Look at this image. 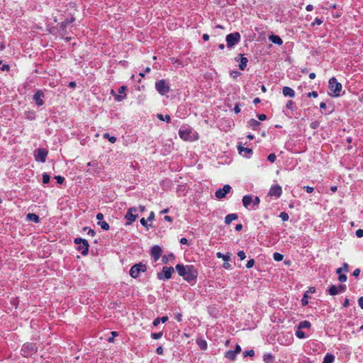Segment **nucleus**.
<instances>
[{
  "mask_svg": "<svg viewBox=\"0 0 363 363\" xmlns=\"http://www.w3.org/2000/svg\"><path fill=\"white\" fill-rule=\"evenodd\" d=\"M44 94L42 91L38 90L33 96V100L38 106H42L44 104Z\"/></svg>",
  "mask_w": 363,
  "mask_h": 363,
  "instance_id": "dca6fc26",
  "label": "nucleus"
},
{
  "mask_svg": "<svg viewBox=\"0 0 363 363\" xmlns=\"http://www.w3.org/2000/svg\"><path fill=\"white\" fill-rule=\"evenodd\" d=\"M157 117L160 121H166L167 123L170 122V121H171V117H170L169 115H165L164 116L162 114L160 113V114H157Z\"/></svg>",
  "mask_w": 363,
  "mask_h": 363,
  "instance_id": "c756f323",
  "label": "nucleus"
},
{
  "mask_svg": "<svg viewBox=\"0 0 363 363\" xmlns=\"http://www.w3.org/2000/svg\"><path fill=\"white\" fill-rule=\"evenodd\" d=\"M138 217V208L131 207L127 211L125 216V219L127 220L126 225H130L133 223Z\"/></svg>",
  "mask_w": 363,
  "mask_h": 363,
  "instance_id": "423d86ee",
  "label": "nucleus"
},
{
  "mask_svg": "<svg viewBox=\"0 0 363 363\" xmlns=\"http://www.w3.org/2000/svg\"><path fill=\"white\" fill-rule=\"evenodd\" d=\"M197 344L201 350H206L207 348V342L203 340H197Z\"/></svg>",
  "mask_w": 363,
  "mask_h": 363,
  "instance_id": "473e14b6",
  "label": "nucleus"
},
{
  "mask_svg": "<svg viewBox=\"0 0 363 363\" xmlns=\"http://www.w3.org/2000/svg\"><path fill=\"white\" fill-rule=\"evenodd\" d=\"M273 258L275 261L280 262L283 259L284 256H283V255H281L279 252H274L273 254Z\"/></svg>",
  "mask_w": 363,
  "mask_h": 363,
  "instance_id": "f704fd0d",
  "label": "nucleus"
},
{
  "mask_svg": "<svg viewBox=\"0 0 363 363\" xmlns=\"http://www.w3.org/2000/svg\"><path fill=\"white\" fill-rule=\"evenodd\" d=\"M323 21L320 18H316L315 21L313 22V25H320L322 24Z\"/></svg>",
  "mask_w": 363,
  "mask_h": 363,
  "instance_id": "864d4df0",
  "label": "nucleus"
},
{
  "mask_svg": "<svg viewBox=\"0 0 363 363\" xmlns=\"http://www.w3.org/2000/svg\"><path fill=\"white\" fill-rule=\"evenodd\" d=\"M248 124L252 129L255 130L259 126L260 123L257 120L252 118L249 121Z\"/></svg>",
  "mask_w": 363,
  "mask_h": 363,
  "instance_id": "c85d7f7f",
  "label": "nucleus"
},
{
  "mask_svg": "<svg viewBox=\"0 0 363 363\" xmlns=\"http://www.w3.org/2000/svg\"><path fill=\"white\" fill-rule=\"evenodd\" d=\"M47 155L48 151L43 148H38L34 153L35 160L40 162H45Z\"/></svg>",
  "mask_w": 363,
  "mask_h": 363,
  "instance_id": "f8f14e48",
  "label": "nucleus"
},
{
  "mask_svg": "<svg viewBox=\"0 0 363 363\" xmlns=\"http://www.w3.org/2000/svg\"><path fill=\"white\" fill-rule=\"evenodd\" d=\"M104 138L108 140L111 143H114L116 141V138L114 136H111L108 133H105L103 135Z\"/></svg>",
  "mask_w": 363,
  "mask_h": 363,
  "instance_id": "7c9ffc66",
  "label": "nucleus"
},
{
  "mask_svg": "<svg viewBox=\"0 0 363 363\" xmlns=\"http://www.w3.org/2000/svg\"><path fill=\"white\" fill-rule=\"evenodd\" d=\"M242 204L243 206L247 208L252 203V196L250 195H245L242 197Z\"/></svg>",
  "mask_w": 363,
  "mask_h": 363,
  "instance_id": "aec40b11",
  "label": "nucleus"
},
{
  "mask_svg": "<svg viewBox=\"0 0 363 363\" xmlns=\"http://www.w3.org/2000/svg\"><path fill=\"white\" fill-rule=\"evenodd\" d=\"M147 270V267L145 264L142 263L136 264L133 265L130 269V275L133 278H137L139 277L140 273L141 272H144Z\"/></svg>",
  "mask_w": 363,
  "mask_h": 363,
  "instance_id": "0eeeda50",
  "label": "nucleus"
},
{
  "mask_svg": "<svg viewBox=\"0 0 363 363\" xmlns=\"http://www.w3.org/2000/svg\"><path fill=\"white\" fill-rule=\"evenodd\" d=\"M104 218V215L101 213H99L96 215V219L99 220V222L102 221Z\"/></svg>",
  "mask_w": 363,
  "mask_h": 363,
  "instance_id": "4d7b16f0",
  "label": "nucleus"
},
{
  "mask_svg": "<svg viewBox=\"0 0 363 363\" xmlns=\"http://www.w3.org/2000/svg\"><path fill=\"white\" fill-rule=\"evenodd\" d=\"M154 218H155V213H154L153 211H151L150 215H149V216H148V218H147V220L149 221H151V220H152L154 219Z\"/></svg>",
  "mask_w": 363,
  "mask_h": 363,
  "instance_id": "e2e57ef3",
  "label": "nucleus"
},
{
  "mask_svg": "<svg viewBox=\"0 0 363 363\" xmlns=\"http://www.w3.org/2000/svg\"><path fill=\"white\" fill-rule=\"evenodd\" d=\"M147 220H148L147 219L146 220V219H145L144 218H142L140 219V223H141V225H142L143 226H144V227H145V228H148V226H149V225H148V224H147Z\"/></svg>",
  "mask_w": 363,
  "mask_h": 363,
  "instance_id": "c03bdc74",
  "label": "nucleus"
},
{
  "mask_svg": "<svg viewBox=\"0 0 363 363\" xmlns=\"http://www.w3.org/2000/svg\"><path fill=\"white\" fill-rule=\"evenodd\" d=\"M254 264H255V261H254V259H250V260H248V261H247V262L246 267H247V268H248V269H250V268H251V267H253Z\"/></svg>",
  "mask_w": 363,
  "mask_h": 363,
  "instance_id": "09e8293b",
  "label": "nucleus"
},
{
  "mask_svg": "<svg viewBox=\"0 0 363 363\" xmlns=\"http://www.w3.org/2000/svg\"><path fill=\"white\" fill-rule=\"evenodd\" d=\"M247 62H248L247 58L241 55L240 62L239 64V68L241 70H244L245 69V67H247Z\"/></svg>",
  "mask_w": 363,
  "mask_h": 363,
  "instance_id": "393cba45",
  "label": "nucleus"
},
{
  "mask_svg": "<svg viewBox=\"0 0 363 363\" xmlns=\"http://www.w3.org/2000/svg\"><path fill=\"white\" fill-rule=\"evenodd\" d=\"M240 40V35L238 32H235L228 34L226 36V42L228 48H232L235 45L238 44Z\"/></svg>",
  "mask_w": 363,
  "mask_h": 363,
  "instance_id": "6e6552de",
  "label": "nucleus"
},
{
  "mask_svg": "<svg viewBox=\"0 0 363 363\" xmlns=\"http://www.w3.org/2000/svg\"><path fill=\"white\" fill-rule=\"evenodd\" d=\"M98 225L101 226V228L104 230H108L110 228L109 225L106 221H100L98 223Z\"/></svg>",
  "mask_w": 363,
  "mask_h": 363,
  "instance_id": "c9c22d12",
  "label": "nucleus"
},
{
  "mask_svg": "<svg viewBox=\"0 0 363 363\" xmlns=\"http://www.w3.org/2000/svg\"><path fill=\"white\" fill-rule=\"evenodd\" d=\"M318 93L316 91H311V92H308V97H311V96H313L314 98H316L318 97Z\"/></svg>",
  "mask_w": 363,
  "mask_h": 363,
  "instance_id": "5fc2aeb1",
  "label": "nucleus"
},
{
  "mask_svg": "<svg viewBox=\"0 0 363 363\" xmlns=\"http://www.w3.org/2000/svg\"><path fill=\"white\" fill-rule=\"evenodd\" d=\"M236 356V352H235L234 350H228L225 354V357L230 360H234Z\"/></svg>",
  "mask_w": 363,
  "mask_h": 363,
  "instance_id": "bb28decb",
  "label": "nucleus"
},
{
  "mask_svg": "<svg viewBox=\"0 0 363 363\" xmlns=\"http://www.w3.org/2000/svg\"><path fill=\"white\" fill-rule=\"evenodd\" d=\"M328 87L330 89V96L337 97L341 95L342 86L338 82L335 77H332L328 82Z\"/></svg>",
  "mask_w": 363,
  "mask_h": 363,
  "instance_id": "f03ea898",
  "label": "nucleus"
},
{
  "mask_svg": "<svg viewBox=\"0 0 363 363\" xmlns=\"http://www.w3.org/2000/svg\"><path fill=\"white\" fill-rule=\"evenodd\" d=\"M125 89H126V86H122L119 88V89H118L119 94L116 96V100L117 101H121L125 97Z\"/></svg>",
  "mask_w": 363,
  "mask_h": 363,
  "instance_id": "6ab92c4d",
  "label": "nucleus"
},
{
  "mask_svg": "<svg viewBox=\"0 0 363 363\" xmlns=\"http://www.w3.org/2000/svg\"><path fill=\"white\" fill-rule=\"evenodd\" d=\"M358 304L359 307L363 310V297H360L358 299Z\"/></svg>",
  "mask_w": 363,
  "mask_h": 363,
  "instance_id": "13d9d810",
  "label": "nucleus"
},
{
  "mask_svg": "<svg viewBox=\"0 0 363 363\" xmlns=\"http://www.w3.org/2000/svg\"><path fill=\"white\" fill-rule=\"evenodd\" d=\"M155 89L161 95H165L170 90L169 83L164 79H161L156 82Z\"/></svg>",
  "mask_w": 363,
  "mask_h": 363,
  "instance_id": "39448f33",
  "label": "nucleus"
},
{
  "mask_svg": "<svg viewBox=\"0 0 363 363\" xmlns=\"http://www.w3.org/2000/svg\"><path fill=\"white\" fill-rule=\"evenodd\" d=\"M231 186L229 184H225L223 188L216 190L215 196L218 199H222L225 197L226 194L230 193Z\"/></svg>",
  "mask_w": 363,
  "mask_h": 363,
  "instance_id": "9b49d317",
  "label": "nucleus"
},
{
  "mask_svg": "<svg viewBox=\"0 0 363 363\" xmlns=\"http://www.w3.org/2000/svg\"><path fill=\"white\" fill-rule=\"evenodd\" d=\"M180 243L182 245H188V240L186 238H182L180 240Z\"/></svg>",
  "mask_w": 363,
  "mask_h": 363,
  "instance_id": "69168bd1",
  "label": "nucleus"
},
{
  "mask_svg": "<svg viewBox=\"0 0 363 363\" xmlns=\"http://www.w3.org/2000/svg\"><path fill=\"white\" fill-rule=\"evenodd\" d=\"M162 332H160V333H152L151 334V337L152 339L154 340H158L160 338H161L162 337Z\"/></svg>",
  "mask_w": 363,
  "mask_h": 363,
  "instance_id": "4c0bfd02",
  "label": "nucleus"
},
{
  "mask_svg": "<svg viewBox=\"0 0 363 363\" xmlns=\"http://www.w3.org/2000/svg\"><path fill=\"white\" fill-rule=\"evenodd\" d=\"M240 75V72H239L238 71H232L230 72V77H233V79H236Z\"/></svg>",
  "mask_w": 363,
  "mask_h": 363,
  "instance_id": "a18cd8bd",
  "label": "nucleus"
},
{
  "mask_svg": "<svg viewBox=\"0 0 363 363\" xmlns=\"http://www.w3.org/2000/svg\"><path fill=\"white\" fill-rule=\"evenodd\" d=\"M173 272L174 268L172 267H163L162 272L157 274V277L160 280H167L172 277Z\"/></svg>",
  "mask_w": 363,
  "mask_h": 363,
  "instance_id": "1a4fd4ad",
  "label": "nucleus"
},
{
  "mask_svg": "<svg viewBox=\"0 0 363 363\" xmlns=\"http://www.w3.org/2000/svg\"><path fill=\"white\" fill-rule=\"evenodd\" d=\"M50 176L47 173L43 174V184H48L50 182Z\"/></svg>",
  "mask_w": 363,
  "mask_h": 363,
  "instance_id": "ea45409f",
  "label": "nucleus"
},
{
  "mask_svg": "<svg viewBox=\"0 0 363 363\" xmlns=\"http://www.w3.org/2000/svg\"><path fill=\"white\" fill-rule=\"evenodd\" d=\"M238 150L239 154L244 157H248V155H251L252 152L251 148L244 147L240 145H238Z\"/></svg>",
  "mask_w": 363,
  "mask_h": 363,
  "instance_id": "f3484780",
  "label": "nucleus"
},
{
  "mask_svg": "<svg viewBox=\"0 0 363 363\" xmlns=\"http://www.w3.org/2000/svg\"><path fill=\"white\" fill-rule=\"evenodd\" d=\"M279 217L281 218V219L283 220V221H286L289 220V216L288 215L287 213L286 212H281L280 214H279Z\"/></svg>",
  "mask_w": 363,
  "mask_h": 363,
  "instance_id": "58836bf2",
  "label": "nucleus"
},
{
  "mask_svg": "<svg viewBox=\"0 0 363 363\" xmlns=\"http://www.w3.org/2000/svg\"><path fill=\"white\" fill-rule=\"evenodd\" d=\"M263 359L266 363H271L274 360V357L271 354H265L263 356Z\"/></svg>",
  "mask_w": 363,
  "mask_h": 363,
  "instance_id": "2f4dec72",
  "label": "nucleus"
},
{
  "mask_svg": "<svg viewBox=\"0 0 363 363\" xmlns=\"http://www.w3.org/2000/svg\"><path fill=\"white\" fill-rule=\"evenodd\" d=\"M260 199L258 196L252 197V204L254 206L257 207L259 204Z\"/></svg>",
  "mask_w": 363,
  "mask_h": 363,
  "instance_id": "a19ab883",
  "label": "nucleus"
},
{
  "mask_svg": "<svg viewBox=\"0 0 363 363\" xmlns=\"http://www.w3.org/2000/svg\"><path fill=\"white\" fill-rule=\"evenodd\" d=\"M74 242L78 245V250L81 251L82 255H88L89 245L86 240L81 238H76L74 240Z\"/></svg>",
  "mask_w": 363,
  "mask_h": 363,
  "instance_id": "20e7f679",
  "label": "nucleus"
},
{
  "mask_svg": "<svg viewBox=\"0 0 363 363\" xmlns=\"http://www.w3.org/2000/svg\"><path fill=\"white\" fill-rule=\"evenodd\" d=\"M179 135L184 140H195L198 139V135L191 128H182L179 130Z\"/></svg>",
  "mask_w": 363,
  "mask_h": 363,
  "instance_id": "7ed1b4c3",
  "label": "nucleus"
},
{
  "mask_svg": "<svg viewBox=\"0 0 363 363\" xmlns=\"http://www.w3.org/2000/svg\"><path fill=\"white\" fill-rule=\"evenodd\" d=\"M223 267L226 269H229L231 267V265L228 263V262H225L223 263Z\"/></svg>",
  "mask_w": 363,
  "mask_h": 363,
  "instance_id": "774afa93",
  "label": "nucleus"
},
{
  "mask_svg": "<svg viewBox=\"0 0 363 363\" xmlns=\"http://www.w3.org/2000/svg\"><path fill=\"white\" fill-rule=\"evenodd\" d=\"M311 326V323L309 321H308V320H303V321H301L298 323V328L299 329L310 328Z\"/></svg>",
  "mask_w": 363,
  "mask_h": 363,
  "instance_id": "cd10ccee",
  "label": "nucleus"
},
{
  "mask_svg": "<svg viewBox=\"0 0 363 363\" xmlns=\"http://www.w3.org/2000/svg\"><path fill=\"white\" fill-rule=\"evenodd\" d=\"M238 219V215L236 213L228 214L225 218V223L227 225L231 223L232 221Z\"/></svg>",
  "mask_w": 363,
  "mask_h": 363,
  "instance_id": "4be33fe9",
  "label": "nucleus"
},
{
  "mask_svg": "<svg viewBox=\"0 0 363 363\" xmlns=\"http://www.w3.org/2000/svg\"><path fill=\"white\" fill-rule=\"evenodd\" d=\"M55 179L57 180V183L62 184L65 181V178L62 176H56Z\"/></svg>",
  "mask_w": 363,
  "mask_h": 363,
  "instance_id": "8fccbe9b",
  "label": "nucleus"
},
{
  "mask_svg": "<svg viewBox=\"0 0 363 363\" xmlns=\"http://www.w3.org/2000/svg\"><path fill=\"white\" fill-rule=\"evenodd\" d=\"M282 92L285 96H289L290 98H294L295 96V91L289 86H284Z\"/></svg>",
  "mask_w": 363,
  "mask_h": 363,
  "instance_id": "a211bd4d",
  "label": "nucleus"
},
{
  "mask_svg": "<svg viewBox=\"0 0 363 363\" xmlns=\"http://www.w3.org/2000/svg\"><path fill=\"white\" fill-rule=\"evenodd\" d=\"M26 218L28 220L34 222L35 223H38L40 221L38 216H37L35 213H28L26 216Z\"/></svg>",
  "mask_w": 363,
  "mask_h": 363,
  "instance_id": "5701e85b",
  "label": "nucleus"
},
{
  "mask_svg": "<svg viewBox=\"0 0 363 363\" xmlns=\"http://www.w3.org/2000/svg\"><path fill=\"white\" fill-rule=\"evenodd\" d=\"M269 39L271 42H272L273 43L276 44V45H281L283 44V40H281V38L278 36V35H272L269 37Z\"/></svg>",
  "mask_w": 363,
  "mask_h": 363,
  "instance_id": "412c9836",
  "label": "nucleus"
},
{
  "mask_svg": "<svg viewBox=\"0 0 363 363\" xmlns=\"http://www.w3.org/2000/svg\"><path fill=\"white\" fill-rule=\"evenodd\" d=\"M151 256L152 257L155 262H157L160 257H161L162 254V249L158 245H154L150 250Z\"/></svg>",
  "mask_w": 363,
  "mask_h": 363,
  "instance_id": "2eb2a0df",
  "label": "nucleus"
},
{
  "mask_svg": "<svg viewBox=\"0 0 363 363\" xmlns=\"http://www.w3.org/2000/svg\"><path fill=\"white\" fill-rule=\"evenodd\" d=\"M38 347L35 344L27 343L23 345L21 351L25 357L31 355L32 354L37 352Z\"/></svg>",
  "mask_w": 363,
  "mask_h": 363,
  "instance_id": "9d476101",
  "label": "nucleus"
},
{
  "mask_svg": "<svg viewBox=\"0 0 363 363\" xmlns=\"http://www.w3.org/2000/svg\"><path fill=\"white\" fill-rule=\"evenodd\" d=\"M156 352L158 354H163V348L162 346H160L157 348Z\"/></svg>",
  "mask_w": 363,
  "mask_h": 363,
  "instance_id": "bf43d9fd",
  "label": "nucleus"
},
{
  "mask_svg": "<svg viewBox=\"0 0 363 363\" xmlns=\"http://www.w3.org/2000/svg\"><path fill=\"white\" fill-rule=\"evenodd\" d=\"M238 256L240 260H243L246 258L245 253L244 252V251H242V250H240L238 252Z\"/></svg>",
  "mask_w": 363,
  "mask_h": 363,
  "instance_id": "37998d69",
  "label": "nucleus"
},
{
  "mask_svg": "<svg viewBox=\"0 0 363 363\" xmlns=\"http://www.w3.org/2000/svg\"><path fill=\"white\" fill-rule=\"evenodd\" d=\"M175 269L179 275L182 277L185 281L188 282L196 281L198 276V271L194 265L177 264Z\"/></svg>",
  "mask_w": 363,
  "mask_h": 363,
  "instance_id": "f257e3e1",
  "label": "nucleus"
},
{
  "mask_svg": "<svg viewBox=\"0 0 363 363\" xmlns=\"http://www.w3.org/2000/svg\"><path fill=\"white\" fill-rule=\"evenodd\" d=\"M160 318H157L153 320L152 324L154 326H157L160 324Z\"/></svg>",
  "mask_w": 363,
  "mask_h": 363,
  "instance_id": "6e6d98bb",
  "label": "nucleus"
},
{
  "mask_svg": "<svg viewBox=\"0 0 363 363\" xmlns=\"http://www.w3.org/2000/svg\"><path fill=\"white\" fill-rule=\"evenodd\" d=\"M243 354L245 357H247V356L252 357V356H254L255 352H254V350H247V351L244 352Z\"/></svg>",
  "mask_w": 363,
  "mask_h": 363,
  "instance_id": "49530a36",
  "label": "nucleus"
},
{
  "mask_svg": "<svg viewBox=\"0 0 363 363\" xmlns=\"http://www.w3.org/2000/svg\"><path fill=\"white\" fill-rule=\"evenodd\" d=\"M174 257V255L172 253H171L168 256H164L162 257V262L166 264L169 261V259H173Z\"/></svg>",
  "mask_w": 363,
  "mask_h": 363,
  "instance_id": "e433bc0d",
  "label": "nucleus"
},
{
  "mask_svg": "<svg viewBox=\"0 0 363 363\" xmlns=\"http://www.w3.org/2000/svg\"><path fill=\"white\" fill-rule=\"evenodd\" d=\"M230 253H227L225 255L218 252L216 253V257L218 258H221L224 262H228L230 259Z\"/></svg>",
  "mask_w": 363,
  "mask_h": 363,
  "instance_id": "a878e982",
  "label": "nucleus"
},
{
  "mask_svg": "<svg viewBox=\"0 0 363 363\" xmlns=\"http://www.w3.org/2000/svg\"><path fill=\"white\" fill-rule=\"evenodd\" d=\"M276 159H277V156H276V155H275V154H274V153H271V154H269V155H268V157H267V160H268L270 162H275Z\"/></svg>",
  "mask_w": 363,
  "mask_h": 363,
  "instance_id": "79ce46f5",
  "label": "nucleus"
},
{
  "mask_svg": "<svg viewBox=\"0 0 363 363\" xmlns=\"http://www.w3.org/2000/svg\"><path fill=\"white\" fill-rule=\"evenodd\" d=\"M301 301L303 306L308 304L307 296L306 294L304 295V297L302 298Z\"/></svg>",
  "mask_w": 363,
  "mask_h": 363,
  "instance_id": "338daca9",
  "label": "nucleus"
},
{
  "mask_svg": "<svg viewBox=\"0 0 363 363\" xmlns=\"http://www.w3.org/2000/svg\"><path fill=\"white\" fill-rule=\"evenodd\" d=\"M356 235H357L358 238H362V237H363V230H362V229H358V230L356 231Z\"/></svg>",
  "mask_w": 363,
  "mask_h": 363,
  "instance_id": "603ef678",
  "label": "nucleus"
},
{
  "mask_svg": "<svg viewBox=\"0 0 363 363\" xmlns=\"http://www.w3.org/2000/svg\"><path fill=\"white\" fill-rule=\"evenodd\" d=\"M296 335L299 339H303L306 337V334L304 332L301 330V329H299L298 328L297 330L296 331Z\"/></svg>",
  "mask_w": 363,
  "mask_h": 363,
  "instance_id": "72a5a7b5",
  "label": "nucleus"
},
{
  "mask_svg": "<svg viewBox=\"0 0 363 363\" xmlns=\"http://www.w3.org/2000/svg\"><path fill=\"white\" fill-rule=\"evenodd\" d=\"M257 117L258 119L260 121H264L267 118V116L265 114H259Z\"/></svg>",
  "mask_w": 363,
  "mask_h": 363,
  "instance_id": "052dcab7",
  "label": "nucleus"
},
{
  "mask_svg": "<svg viewBox=\"0 0 363 363\" xmlns=\"http://www.w3.org/2000/svg\"><path fill=\"white\" fill-rule=\"evenodd\" d=\"M359 273H360V269H356L354 270L353 273H352V275L354 277H358L359 275Z\"/></svg>",
  "mask_w": 363,
  "mask_h": 363,
  "instance_id": "0e129e2a",
  "label": "nucleus"
},
{
  "mask_svg": "<svg viewBox=\"0 0 363 363\" xmlns=\"http://www.w3.org/2000/svg\"><path fill=\"white\" fill-rule=\"evenodd\" d=\"M303 189L306 190V191L307 193H309V194L312 193L314 190L313 187L309 186H303Z\"/></svg>",
  "mask_w": 363,
  "mask_h": 363,
  "instance_id": "3c124183",
  "label": "nucleus"
},
{
  "mask_svg": "<svg viewBox=\"0 0 363 363\" xmlns=\"http://www.w3.org/2000/svg\"><path fill=\"white\" fill-rule=\"evenodd\" d=\"M346 290V286L345 284H340L338 286L332 285L328 290V293L331 296H335L338 294L345 292Z\"/></svg>",
  "mask_w": 363,
  "mask_h": 363,
  "instance_id": "ddd939ff",
  "label": "nucleus"
},
{
  "mask_svg": "<svg viewBox=\"0 0 363 363\" xmlns=\"http://www.w3.org/2000/svg\"><path fill=\"white\" fill-rule=\"evenodd\" d=\"M347 276L345 274H340L338 277V280L340 282H345L347 281Z\"/></svg>",
  "mask_w": 363,
  "mask_h": 363,
  "instance_id": "de8ad7c7",
  "label": "nucleus"
},
{
  "mask_svg": "<svg viewBox=\"0 0 363 363\" xmlns=\"http://www.w3.org/2000/svg\"><path fill=\"white\" fill-rule=\"evenodd\" d=\"M335 360V356L332 354L327 353L323 358L322 363H333Z\"/></svg>",
  "mask_w": 363,
  "mask_h": 363,
  "instance_id": "b1692460",
  "label": "nucleus"
},
{
  "mask_svg": "<svg viewBox=\"0 0 363 363\" xmlns=\"http://www.w3.org/2000/svg\"><path fill=\"white\" fill-rule=\"evenodd\" d=\"M282 193V189L279 185H273L269 189L268 195L270 196H275L279 198Z\"/></svg>",
  "mask_w": 363,
  "mask_h": 363,
  "instance_id": "4468645a",
  "label": "nucleus"
},
{
  "mask_svg": "<svg viewBox=\"0 0 363 363\" xmlns=\"http://www.w3.org/2000/svg\"><path fill=\"white\" fill-rule=\"evenodd\" d=\"M233 110H234L235 113H239L240 112V105L239 104H236L235 106L234 107Z\"/></svg>",
  "mask_w": 363,
  "mask_h": 363,
  "instance_id": "680f3d73",
  "label": "nucleus"
}]
</instances>
